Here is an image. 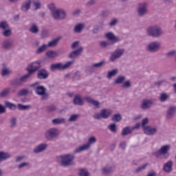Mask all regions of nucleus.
Returning <instances> with one entry per match:
<instances>
[{
  "label": "nucleus",
  "instance_id": "f257e3e1",
  "mask_svg": "<svg viewBox=\"0 0 176 176\" xmlns=\"http://www.w3.org/2000/svg\"><path fill=\"white\" fill-rule=\"evenodd\" d=\"M57 160L62 167H71L75 166V155L74 154H65L57 157Z\"/></svg>",
  "mask_w": 176,
  "mask_h": 176
},
{
  "label": "nucleus",
  "instance_id": "f03ea898",
  "mask_svg": "<svg viewBox=\"0 0 176 176\" xmlns=\"http://www.w3.org/2000/svg\"><path fill=\"white\" fill-rule=\"evenodd\" d=\"M34 89L36 94L41 97V100H45L49 98V94L46 92L45 86L41 85V82H36L30 85Z\"/></svg>",
  "mask_w": 176,
  "mask_h": 176
},
{
  "label": "nucleus",
  "instance_id": "7ed1b4c3",
  "mask_svg": "<svg viewBox=\"0 0 176 176\" xmlns=\"http://www.w3.org/2000/svg\"><path fill=\"white\" fill-rule=\"evenodd\" d=\"M146 32L151 38H160L163 35V29L157 25H153L146 28Z\"/></svg>",
  "mask_w": 176,
  "mask_h": 176
},
{
  "label": "nucleus",
  "instance_id": "20e7f679",
  "mask_svg": "<svg viewBox=\"0 0 176 176\" xmlns=\"http://www.w3.org/2000/svg\"><path fill=\"white\" fill-rule=\"evenodd\" d=\"M74 64V61H68L65 64L63 65L61 63L52 64L50 67V69L52 72L54 71H64L68 69L71 65Z\"/></svg>",
  "mask_w": 176,
  "mask_h": 176
},
{
  "label": "nucleus",
  "instance_id": "39448f33",
  "mask_svg": "<svg viewBox=\"0 0 176 176\" xmlns=\"http://www.w3.org/2000/svg\"><path fill=\"white\" fill-rule=\"evenodd\" d=\"M42 65H41V62L39 61H34L30 63L29 65H28L26 68V71H28V74H26L27 76H28L29 78H31L32 75H34V72H36L38 69H41V67Z\"/></svg>",
  "mask_w": 176,
  "mask_h": 176
},
{
  "label": "nucleus",
  "instance_id": "423d86ee",
  "mask_svg": "<svg viewBox=\"0 0 176 176\" xmlns=\"http://www.w3.org/2000/svg\"><path fill=\"white\" fill-rule=\"evenodd\" d=\"M96 142H97V138L95 136L89 137L87 144L75 148L74 153H80V152H83V151H87V149L90 148V145H93V144H96Z\"/></svg>",
  "mask_w": 176,
  "mask_h": 176
},
{
  "label": "nucleus",
  "instance_id": "0eeeda50",
  "mask_svg": "<svg viewBox=\"0 0 176 176\" xmlns=\"http://www.w3.org/2000/svg\"><path fill=\"white\" fill-rule=\"evenodd\" d=\"M171 146L170 144H166L162 146L160 149L153 153L155 157H159V156H164V159H167L168 157V152H170V148Z\"/></svg>",
  "mask_w": 176,
  "mask_h": 176
},
{
  "label": "nucleus",
  "instance_id": "6e6552de",
  "mask_svg": "<svg viewBox=\"0 0 176 176\" xmlns=\"http://www.w3.org/2000/svg\"><path fill=\"white\" fill-rule=\"evenodd\" d=\"M137 14L138 17H145L148 14V3L146 2L138 3Z\"/></svg>",
  "mask_w": 176,
  "mask_h": 176
},
{
  "label": "nucleus",
  "instance_id": "1a4fd4ad",
  "mask_svg": "<svg viewBox=\"0 0 176 176\" xmlns=\"http://www.w3.org/2000/svg\"><path fill=\"white\" fill-rule=\"evenodd\" d=\"M58 134H60V132L57 128H50L45 132L44 137L45 140L50 141L53 138H56Z\"/></svg>",
  "mask_w": 176,
  "mask_h": 176
},
{
  "label": "nucleus",
  "instance_id": "9d476101",
  "mask_svg": "<svg viewBox=\"0 0 176 176\" xmlns=\"http://www.w3.org/2000/svg\"><path fill=\"white\" fill-rule=\"evenodd\" d=\"M28 79H30V77L27 74H25L19 78L17 77L13 78L10 81V85L11 86H21V85H23V83H25Z\"/></svg>",
  "mask_w": 176,
  "mask_h": 176
},
{
  "label": "nucleus",
  "instance_id": "9b49d317",
  "mask_svg": "<svg viewBox=\"0 0 176 176\" xmlns=\"http://www.w3.org/2000/svg\"><path fill=\"white\" fill-rule=\"evenodd\" d=\"M112 114V111L110 109H104L100 111V113H95L94 115V119L100 120V119H108Z\"/></svg>",
  "mask_w": 176,
  "mask_h": 176
},
{
  "label": "nucleus",
  "instance_id": "f8f14e48",
  "mask_svg": "<svg viewBox=\"0 0 176 176\" xmlns=\"http://www.w3.org/2000/svg\"><path fill=\"white\" fill-rule=\"evenodd\" d=\"M146 50L149 53H157L160 50V43L157 41L151 42L147 45Z\"/></svg>",
  "mask_w": 176,
  "mask_h": 176
},
{
  "label": "nucleus",
  "instance_id": "ddd939ff",
  "mask_svg": "<svg viewBox=\"0 0 176 176\" xmlns=\"http://www.w3.org/2000/svg\"><path fill=\"white\" fill-rule=\"evenodd\" d=\"M123 54H124V49L118 48L114 51V53L111 54L109 60L110 61H111V63H113V61H115V60H117V58H120V57H122Z\"/></svg>",
  "mask_w": 176,
  "mask_h": 176
},
{
  "label": "nucleus",
  "instance_id": "4468645a",
  "mask_svg": "<svg viewBox=\"0 0 176 176\" xmlns=\"http://www.w3.org/2000/svg\"><path fill=\"white\" fill-rule=\"evenodd\" d=\"M153 102H155V100L153 99H144L142 102L140 108L144 111L146 109H150V108H152V105H153Z\"/></svg>",
  "mask_w": 176,
  "mask_h": 176
},
{
  "label": "nucleus",
  "instance_id": "2eb2a0df",
  "mask_svg": "<svg viewBox=\"0 0 176 176\" xmlns=\"http://www.w3.org/2000/svg\"><path fill=\"white\" fill-rule=\"evenodd\" d=\"M65 11L61 10H56L52 14V17H54L55 20H63V19H65Z\"/></svg>",
  "mask_w": 176,
  "mask_h": 176
},
{
  "label": "nucleus",
  "instance_id": "dca6fc26",
  "mask_svg": "<svg viewBox=\"0 0 176 176\" xmlns=\"http://www.w3.org/2000/svg\"><path fill=\"white\" fill-rule=\"evenodd\" d=\"M37 79L40 80H46L49 78V72L46 70V69H41L37 72Z\"/></svg>",
  "mask_w": 176,
  "mask_h": 176
},
{
  "label": "nucleus",
  "instance_id": "f3484780",
  "mask_svg": "<svg viewBox=\"0 0 176 176\" xmlns=\"http://www.w3.org/2000/svg\"><path fill=\"white\" fill-rule=\"evenodd\" d=\"M1 46L4 50H10L13 47V40L7 38L4 40L1 44Z\"/></svg>",
  "mask_w": 176,
  "mask_h": 176
},
{
  "label": "nucleus",
  "instance_id": "a211bd4d",
  "mask_svg": "<svg viewBox=\"0 0 176 176\" xmlns=\"http://www.w3.org/2000/svg\"><path fill=\"white\" fill-rule=\"evenodd\" d=\"M73 104L74 105H78V107H82V105H84L85 102L82 98V96H80V94L76 95L73 99Z\"/></svg>",
  "mask_w": 176,
  "mask_h": 176
},
{
  "label": "nucleus",
  "instance_id": "6ab92c4d",
  "mask_svg": "<svg viewBox=\"0 0 176 176\" xmlns=\"http://www.w3.org/2000/svg\"><path fill=\"white\" fill-rule=\"evenodd\" d=\"M85 100L88 104H91L92 105H94V107H95L97 109L100 108V102L93 99V98L90 96H86L85 98Z\"/></svg>",
  "mask_w": 176,
  "mask_h": 176
},
{
  "label": "nucleus",
  "instance_id": "aec40b11",
  "mask_svg": "<svg viewBox=\"0 0 176 176\" xmlns=\"http://www.w3.org/2000/svg\"><path fill=\"white\" fill-rule=\"evenodd\" d=\"M47 148V144L42 143L38 144L34 150V153H41V152H43V151H46Z\"/></svg>",
  "mask_w": 176,
  "mask_h": 176
},
{
  "label": "nucleus",
  "instance_id": "412c9836",
  "mask_svg": "<svg viewBox=\"0 0 176 176\" xmlns=\"http://www.w3.org/2000/svg\"><path fill=\"white\" fill-rule=\"evenodd\" d=\"M156 131H157V129L152 128L150 126H145L144 128V134H146V135H153L156 134Z\"/></svg>",
  "mask_w": 176,
  "mask_h": 176
},
{
  "label": "nucleus",
  "instance_id": "4be33fe9",
  "mask_svg": "<svg viewBox=\"0 0 176 176\" xmlns=\"http://www.w3.org/2000/svg\"><path fill=\"white\" fill-rule=\"evenodd\" d=\"M30 9H31V0H26L22 3L21 10L22 12H28Z\"/></svg>",
  "mask_w": 176,
  "mask_h": 176
},
{
  "label": "nucleus",
  "instance_id": "5701e85b",
  "mask_svg": "<svg viewBox=\"0 0 176 176\" xmlns=\"http://www.w3.org/2000/svg\"><path fill=\"white\" fill-rule=\"evenodd\" d=\"M105 36L109 41H113V43H116V42H119L120 41L119 37L115 36L112 32L106 33Z\"/></svg>",
  "mask_w": 176,
  "mask_h": 176
},
{
  "label": "nucleus",
  "instance_id": "b1692460",
  "mask_svg": "<svg viewBox=\"0 0 176 176\" xmlns=\"http://www.w3.org/2000/svg\"><path fill=\"white\" fill-rule=\"evenodd\" d=\"M173 164H174L173 161H168L164 165L163 170L165 171V173H171V171H173Z\"/></svg>",
  "mask_w": 176,
  "mask_h": 176
},
{
  "label": "nucleus",
  "instance_id": "393cba45",
  "mask_svg": "<svg viewBox=\"0 0 176 176\" xmlns=\"http://www.w3.org/2000/svg\"><path fill=\"white\" fill-rule=\"evenodd\" d=\"M60 41H61V37L60 36L56 37L51 40L50 41H49L48 43L47 44V46L48 47H54L57 46V45H58V43L60 42Z\"/></svg>",
  "mask_w": 176,
  "mask_h": 176
},
{
  "label": "nucleus",
  "instance_id": "a878e982",
  "mask_svg": "<svg viewBox=\"0 0 176 176\" xmlns=\"http://www.w3.org/2000/svg\"><path fill=\"white\" fill-rule=\"evenodd\" d=\"M176 111V107L175 106H172L168 108L167 111V114H166V119H173V116H174V114L175 113Z\"/></svg>",
  "mask_w": 176,
  "mask_h": 176
},
{
  "label": "nucleus",
  "instance_id": "bb28decb",
  "mask_svg": "<svg viewBox=\"0 0 176 176\" xmlns=\"http://www.w3.org/2000/svg\"><path fill=\"white\" fill-rule=\"evenodd\" d=\"M12 155L10 153L5 151H0V163H2L3 160H8V159H10Z\"/></svg>",
  "mask_w": 176,
  "mask_h": 176
},
{
  "label": "nucleus",
  "instance_id": "cd10ccee",
  "mask_svg": "<svg viewBox=\"0 0 176 176\" xmlns=\"http://www.w3.org/2000/svg\"><path fill=\"white\" fill-rule=\"evenodd\" d=\"M30 94V89L28 88H24L20 89L16 94V97H24L25 96H28Z\"/></svg>",
  "mask_w": 176,
  "mask_h": 176
},
{
  "label": "nucleus",
  "instance_id": "c85d7f7f",
  "mask_svg": "<svg viewBox=\"0 0 176 176\" xmlns=\"http://www.w3.org/2000/svg\"><path fill=\"white\" fill-rule=\"evenodd\" d=\"M133 133V129L130 128V126H126L122 129V131L121 132V135L122 137H126V135H129Z\"/></svg>",
  "mask_w": 176,
  "mask_h": 176
},
{
  "label": "nucleus",
  "instance_id": "c756f323",
  "mask_svg": "<svg viewBox=\"0 0 176 176\" xmlns=\"http://www.w3.org/2000/svg\"><path fill=\"white\" fill-rule=\"evenodd\" d=\"M10 88H6L0 92V98H6L10 94Z\"/></svg>",
  "mask_w": 176,
  "mask_h": 176
},
{
  "label": "nucleus",
  "instance_id": "7c9ffc66",
  "mask_svg": "<svg viewBox=\"0 0 176 176\" xmlns=\"http://www.w3.org/2000/svg\"><path fill=\"white\" fill-rule=\"evenodd\" d=\"M82 52H83V47H80L78 50H76L69 54V58H74V54L76 56H79Z\"/></svg>",
  "mask_w": 176,
  "mask_h": 176
},
{
  "label": "nucleus",
  "instance_id": "2f4dec72",
  "mask_svg": "<svg viewBox=\"0 0 176 176\" xmlns=\"http://www.w3.org/2000/svg\"><path fill=\"white\" fill-rule=\"evenodd\" d=\"M52 124H64L65 123V118H54L52 120Z\"/></svg>",
  "mask_w": 176,
  "mask_h": 176
},
{
  "label": "nucleus",
  "instance_id": "473e14b6",
  "mask_svg": "<svg viewBox=\"0 0 176 176\" xmlns=\"http://www.w3.org/2000/svg\"><path fill=\"white\" fill-rule=\"evenodd\" d=\"M29 31L31 34H36L39 32V27H38V25L33 23L29 29Z\"/></svg>",
  "mask_w": 176,
  "mask_h": 176
},
{
  "label": "nucleus",
  "instance_id": "72a5a7b5",
  "mask_svg": "<svg viewBox=\"0 0 176 176\" xmlns=\"http://www.w3.org/2000/svg\"><path fill=\"white\" fill-rule=\"evenodd\" d=\"M46 56L48 58H54L58 57V54L53 50H50L46 52Z\"/></svg>",
  "mask_w": 176,
  "mask_h": 176
},
{
  "label": "nucleus",
  "instance_id": "f704fd0d",
  "mask_svg": "<svg viewBox=\"0 0 176 176\" xmlns=\"http://www.w3.org/2000/svg\"><path fill=\"white\" fill-rule=\"evenodd\" d=\"M85 28V24L78 23L75 25L74 31L76 33L82 32V30Z\"/></svg>",
  "mask_w": 176,
  "mask_h": 176
},
{
  "label": "nucleus",
  "instance_id": "c9c22d12",
  "mask_svg": "<svg viewBox=\"0 0 176 176\" xmlns=\"http://www.w3.org/2000/svg\"><path fill=\"white\" fill-rule=\"evenodd\" d=\"M126 80V77L124 76H118L117 78L114 80L116 85H122Z\"/></svg>",
  "mask_w": 176,
  "mask_h": 176
},
{
  "label": "nucleus",
  "instance_id": "e433bc0d",
  "mask_svg": "<svg viewBox=\"0 0 176 176\" xmlns=\"http://www.w3.org/2000/svg\"><path fill=\"white\" fill-rule=\"evenodd\" d=\"M47 44H43L36 50V54H42L43 52L46 51V49H47Z\"/></svg>",
  "mask_w": 176,
  "mask_h": 176
},
{
  "label": "nucleus",
  "instance_id": "4c0bfd02",
  "mask_svg": "<svg viewBox=\"0 0 176 176\" xmlns=\"http://www.w3.org/2000/svg\"><path fill=\"white\" fill-rule=\"evenodd\" d=\"M5 105L6 108H8V109H10L11 111H16V108H17V106H16L14 103L10 102H6Z\"/></svg>",
  "mask_w": 176,
  "mask_h": 176
},
{
  "label": "nucleus",
  "instance_id": "58836bf2",
  "mask_svg": "<svg viewBox=\"0 0 176 176\" xmlns=\"http://www.w3.org/2000/svg\"><path fill=\"white\" fill-rule=\"evenodd\" d=\"M10 126L11 129H14L17 126V118L12 117L10 120Z\"/></svg>",
  "mask_w": 176,
  "mask_h": 176
},
{
  "label": "nucleus",
  "instance_id": "ea45409f",
  "mask_svg": "<svg viewBox=\"0 0 176 176\" xmlns=\"http://www.w3.org/2000/svg\"><path fill=\"white\" fill-rule=\"evenodd\" d=\"M17 108L19 111H27L31 108V105H23L19 103L17 104Z\"/></svg>",
  "mask_w": 176,
  "mask_h": 176
},
{
  "label": "nucleus",
  "instance_id": "a19ab883",
  "mask_svg": "<svg viewBox=\"0 0 176 176\" xmlns=\"http://www.w3.org/2000/svg\"><path fill=\"white\" fill-rule=\"evenodd\" d=\"M8 28H10V25H9V23L6 22V21L0 22V29L3 30H8Z\"/></svg>",
  "mask_w": 176,
  "mask_h": 176
},
{
  "label": "nucleus",
  "instance_id": "79ce46f5",
  "mask_svg": "<svg viewBox=\"0 0 176 176\" xmlns=\"http://www.w3.org/2000/svg\"><path fill=\"white\" fill-rule=\"evenodd\" d=\"M79 176H90V173L88 172L86 168H81L79 170L78 173Z\"/></svg>",
  "mask_w": 176,
  "mask_h": 176
},
{
  "label": "nucleus",
  "instance_id": "37998d69",
  "mask_svg": "<svg viewBox=\"0 0 176 176\" xmlns=\"http://www.w3.org/2000/svg\"><path fill=\"white\" fill-rule=\"evenodd\" d=\"M2 35L6 38L12 36V29H10V28L6 29L2 32Z\"/></svg>",
  "mask_w": 176,
  "mask_h": 176
},
{
  "label": "nucleus",
  "instance_id": "c03bdc74",
  "mask_svg": "<svg viewBox=\"0 0 176 176\" xmlns=\"http://www.w3.org/2000/svg\"><path fill=\"white\" fill-rule=\"evenodd\" d=\"M170 96L166 93H162L160 96V100L161 102H164V101H167Z\"/></svg>",
  "mask_w": 176,
  "mask_h": 176
},
{
  "label": "nucleus",
  "instance_id": "a18cd8bd",
  "mask_svg": "<svg viewBox=\"0 0 176 176\" xmlns=\"http://www.w3.org/2000/svg\"><path fill=\"white\" fill-rule=\"evenodd\" d=\"M112 122H120L122 120V115L119 113L114 114L111 118Z\"/></svg>",
  "mask_w": 176,
  "mask_h": 176
},
{
  "label": "nucleus",
  "instance_id": "49530a36",
  "mask_svg": "<svg viewBox=\"0 0 176 176\" xmlns=\"http://www.w3.org/2000/svg\"><path fill=\"white\" fill-rule=\"evenodd\" d=\"M118 74V69H113L111 71L109 72L107 74V79H111L112 76H115Z\"/></svg>",
  "mask_w": 176,
  "mask_h": 176
},
{
  "label": "nucleus",
  "instance_id": "de8ad7c7",
  "mask_svg": "<svg viewBox=\"0 0 176 176\" xmlns=\"http://www.w3.org/2000/svg\"><path fill=\"white\" fill-rule=\"evenodd\" d=\"M33 6H34V10H38V9H41V6L42 3L39 0H34L32 1Z\"/></svg>",
  "mask_w": 176,
  "mask_h": 176
},
{
  "label": "nucleus",
  "instance_id": "09e8293b",
  "mask_svg": "<svg viewBox=\"0 0 176 176\" xmlns=\"http://www.w3.org/2000/svg\"><path fill=\"white\" fill-rule=\"evenodd\" d=\"M109 130L111 131V133H116L118 131V128L116 126V124L115 123H111L108 126Z\"/></svg>",
  "mask_w": 176,
  "mask_h": 176
},
{
  "label": "nucleus",
  "instance_id": "8fccbe9b",
  "mask_svg": "<svg viewBox=\"0 0 176 176\" xmlns=\"http://www.w3.org/2000/svg\"><path fill=\"white\" fill-rule=\"evenodd\" d=\"M79 119V114H72L68 119V122H76Z\"/></svg>",
  "mask_w": 176,
  "mask_h": 176
},
{
  "label": "nucleus",
  "instance_id": "3c124183",
  "mask_svg": "<svg viewBox=\"0 0 176 176\" xmlns=\"http://www.w3.org/2000/svg\"><path fill=\"white\" fill-rule=\"evenodd\" d=\"M104 64H105V60H102L97 63H94L92 65V68H101L104 66Z\"/></svg>",
  "mask_w": 176,
  "mask_h": 176
},
{
  "label": "nucleus",
  "instance_id": "603ef678",
  "mask_svg": "<svg viewBox=\"0 0 176 176\" xmlns=\"http://www.w3.org/2000/svg\"><path fill=\"white\" fill-rule=\"evenodd\" d=\"M113 167L111 166H107L102 168V171L104 174H109V173H111L112 171Z\"/></svg>",
  "mask_w": 176,
  "mask_h": 176
},
{
  "label": "nucleus",
  "instance_id": "864d4df0",
  "mask_svg": "<svg viewBox=\"0 0 176 176\" xmlns=\"http://www.w3.org/2000/svg\"><path fill=\"white\" fill-rule=\"evenodd\" d=\"M175 54H176V51L173 50L168 52L166 54V57H167V58H173V57H174V56H175Z\"/></svg>",
  "mask_w": 176,
  "mask_h": 176
},
{
  "label": "nucleus",
  "instance_id": "5fc2aeb1",
  "mask_svg": "<svg viewBox=\"0 0 176 176\" xmlns=\"http://www.w3.org/2000/svg\"><path fill=\"white\" fill-rule=\"evenodd\" d=\"M48 8L50 9L52 14H53L57 10H56V5H54L53 3L48 5Z\"/></svg>",
  "mask_w": 176,
  "mask_h": 176
},
{
  "label": "nucleus",
  "instance_id": "6e6d98bb",
  "mask_svg": "<svg viewBox=\"0 0 176 176\" xmlns=\"http://www.w3.org/2000/svg\"><path fill=\"white\" fill-rule=\"evenodd\" d=\"M10 74V71L6 67H3L1 70V76H8V75Z\"/></svg>",
  "mask_w": 176,
  "mask_h": 176
},
{
  "label": "nucleus",
  "instance_id": "4d7b16f0",
  "mask_svg": "<svg viewBox=\"0 0 176 176\" xmlns=\"http://www.w3.org/2000/svg\"><path fill=\"white\" fill-rule=\"evenodd\" d=\"M41 36L42 38H47V36H49V30H42L41 32Z\"/></svg>",
  "mask_w": 176,
  "mask_h": 176
},
{
  "label": "nucleus",
  "instance_id": "13d9d810",
  "mask_svg": "<svg viewBox=\"0 0 176 176\" xmlns=\"http://www.w3.org/2000/svg\"><path fill=\"white\" fill-rule=\"evenodd\" d=\"M72 79L73 80H79L80 79V72H76L74 76L72 77Z\"/></svg>",
  "mask_w": 176,
  "mask_h": 176
},
{
  "label": "nucleus",
  "instance_id": "bf43d9fd",
  "mask_svg": "<svg viewBox=\"0 0 176 176\" xmlns=\"http://www.w3.org/2000/svg\"><path fill=\"white\" fill-rule=\"evenodd\" d=\"M28 166H30V163L23 162V163H21L19 165H18L17 168H19V170H21V169L24 168L25 167H28Z\"/></svg>",
  "mask_w": 176,
  "mask_h": 176
},
{
  "label": "nucleus",
  "instance_id": "052dcab7",
  "mask_svg": "<svg viewBox=\"0 0 176 176\" xmlns=\"http://www.w3.org/2000/svg\"><path fill=\"white\" fill-rule=\"evenodd\" d=\"M148 166V164H146L140 167H139L138 168H137L135 170V173H140L144 170H145L146 168Z\"/></svg>",
  "mask_w": 176,
  "mask_h": 176
},
{
  "label": "nucleus",
  "instance_id": "680f3d73",
  "mask_svg": "<svg viewBox=\"0 0 176 176\" xmlns=\"http://www.w3.org/2000/svg\"><path fill=\"white\" fill-rule=\"evenodd\" d=\"M122 87L125 88V89H128L129 87H131V82H130L129 80L125 81L122 84Z\"/></svg>",
  "mask_w": 176,
  "mask_h": 176
},
{
  "label": "nucleus",
  "instance_id": "e2e57ef3",
  "mask_svg": "<svg viewBox=\"0 0 176 176\" xmlns=\"http://www.w3.org/2000/svg\"><path fill=\"white\" fill-rule=\"evenodd\" d=\"M81 12H82V10H80V9H76L72 12V15L74 16H79V14H80Z\"/></svg>",
  "mask_w": 176,
  "mask_h": 176
},
{
  "label": "nucleus",
  "instance_id": "0e129e2a",
  "mask_svg": "<svg viewBox=\"0 0 176 176\" xmlns=\"http://www.w3.org/2000/svg\"><path fill=\"white\" fill-rule=\"evenodd\" d=\"M24 159H25V155L18 156L15 159V162L16 163H20V162H21Z\"/></svg>",
  "mask_w": 176,
  "mask_h": 176
},
{
  "label": "nucleus",
  "instance_id": "69168bd1",
  "mask_svg": "<svg viewBox=\"0 0 176 176\" xmlns=\"http://www.w3.org/2000/svg\"><path fill=\"white\" fill-rule=\"evenodd\" d=\"M148 118H144L142 120V127H144V129H145V126H146V124H148Z\"/></svg>",
  "mask_w": 176,
  "mask_h": 176
},
{
  "label": "nucleus",
  "instance_id": "338daca9",
  "mask_svg": "<svg viewBox=\"0 0 176 176\" xmlns=\"http://www.w3.org/2000/svg\"><path fill=\"white\" fill-rule=\"evenodd\" d=\"M109 45V43L108 41H102L100 42V46L102 47H107V46Z\"/></svg>",
  "mask_w": 176,
  "mask_h": 176
},
{
  "label": "nucleus",
  "instance_id": "774afa93",
  "mask_svg": "<svg viewBox=\"0 0 176 176\" xmlns=\"http://www.w3.org/2000/svg\"><path fill=\"white\" fill-rule=\"evenodd\" d=\"M78 46H79V41H74L72 44V49H75L76 47H78Z\"/></svg>",
  "mask_w": 176,
  "mask_h": 176
}]
</instances>
